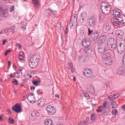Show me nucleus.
Masks as SVG:
<instances>
[{
    "label": "nucleus",
    "instance_id": "obj_1",
    "mask_svg": "<svg viewBox=\"0 0 125 125\" xmlns=\"http://www.w3.org/2000/svg\"><path fill=\"white\" fill-rule=\"evenodd\" d=\"M41 61V56L40 54L32 55L28 60L29 66L31 69H35L39 66V63Z\"/></svg>",
    "mask_w": 125,
    "mask_h": 125
},
{
    "label": "nucleus",
    "instance_id": "obj_2",
    "mask_svg": "<svg viewBox=\"0 0 125 125\" xmlns=\"http://www.w3.org/2000/svg\"><path fill=\"white\" fill-rule=\"evenodd\" d=\"M108 46L109 49H110V50H116V49H117V52L119 54H122V53H123L125 50V49L123 48V43L122 42H120L119 48H118V45L117 44V43L109 45Z\"/></svg>",
    "mask_w": 125,
    "mask_h": 125
},
{
    "label": "nucleus",
    "instance_id": "obj_3",
    "mask_svg": "<svg viewBox=\"0 0 125 125\" xmlns=\"http://www.w3.org/2000/svg\"><path fill=\"white\" fill-rule=\"evenodd\" d=\"M97 23V20L94 16L90 17L88 19V25L91 28H94Z\"/></svg>",
    "mask_w": 125,
    "mask_h": 125
},
{
    "label": "nucleus",
    "instance_id": "obj_4",
    "mask_svg": "<svg viewBox=\"0 0 125 125\" xmlns=\"http://www.w3.org/2000/svg\"><path fill=\"white\" fill-rule=\"evenodd\" d=\"M101 10L104 15L110 14V13L111 12V6L110 5H102Z\"/></svg>",
    "mask_w": 125,
    "mask_h": 125
},
{
    "label": "nucleus",
    "instance_id": "obj_5",
    "mask_svg": "<svg viewBox=\"0 0 125 125\" xmlns=\"http://www.w3.org/2000/svg\"><path fill=\"white\" fill-rule=\"evenodd\" d=\"M106 39L107 36L105 34L101 35L97 41L98 45H103V43L106 42Z\"/></svg>",
    "mask_w": 125,
    "mask_h": 125
},
{
    "label": "nucleus",
    "instance_id": "obj_6",
    "mask_svg": "<svg viewBox=\"0 0 125 125\" xmlns=\"http://www.w3.org/2000/svg\"><path fill=\"white\" fill-rule=\"evenodd\" d=\"M108 46L106 45L103 46V45H98V52L102 54L104 52H106L107 50H108Z\"/></svg>",
    "mask_w": 125,
    "mask_h": 125
},
{
    "label": "nucleus",
    "instance_id": "obj_7",
    "mask_svg": "<svg viewBox=\"0 0 125 125\" xmlns=\"http://www.w3.org/2000/svg\"><path fill=\"white\" fill-rule=\"evenodd\" d=\"M83 75L88 79L92 78L93 77V72L89 69H85L83 72Z\"/></svg>",
    "mask_w": 125,
    "mask_h": 125
},
{
    "label": "nucleus",
    "instance_id": "obj_8",
    "mask_svg": "<svg viewBox=\"0 0 125 125\" xmlns=\"http://www.w3.org/2000/svg\"><path fill=\"white\" fill-rule=\"evenodd\" d=\"M12 110H13L14 112H15L17 114L19 113H21V110H22V108H21V105H20V104L19 103L16 104L15 105L12 106Z\"/></svg>",
    "mask_w": 125,
    "mask_h": 125
},
{
    "label": "nucleus",
    "instance_id": "obj_9",
    "mask_svg": "<svg viewBox=\"0 0 125 125\" xmlns=\"http://www.w3.org/2000/svg\"><path fill=\"white\" fill-rule=\"evenodd\" d=\"M46 111L49 115H54L56 112V110L54 107L49 105L47 106Z\"/></svg>",
    "mask_w": 125,
    "mask_h": 125
},
{
    "label": "nucleus",
    "instance_id": "obj_10",
    "mask_svg": "<svg viewBox=\"0 0 125 125\" xmlns=\"http://www.w3.org/2000/svg\"><path fill=\"white\" fill-rule=\"evenodd\" d=\"M103 58L104 60L108 61L109 59L112 58V53L111 52H106L103 55Z\"/></svg>",
    "mask_w": 125,
    "mask_h": 125
},
{
    "label": "nucleus",
    "instance_id": "obj_11",
    "mask_svg": "<svg viewBox=\"0 0 125 125\" xmlns=\"http://www.w3.org/2000/svg\"><path fill=\"white\" fill-rule=\"evenodd\" d=\"M90 44H91L90 42L87 41L86 39H84L82 42V45L85 48L89 47V46H90Z\"/></svg>",
    "mask_w": 125,
    "mask_h": 125
},
{
    "label": "nucleus",
    "instance_id": "obj_12",
    "mask_svg": "<svg viewBox=\"0 0 125 125\" xmlns=\"http://www.w3.org/2000/svg\"><path fill=\"white\" fill-rule=\"evenodd\" d=\"M100 33L98 31H95L93 33L92 39L94 42L97 41V39L99 37Z\"/></svg>",
    "mask_w": 125,
    "mask_h": 125
},
{
    "label": "nucleus",
    "instance_id": "obj_13",
    "mask_svg": "<svg viewBox=\"0 0 125 125\" xmlns=\"http://www.w3.org/2000/svg\"><path fill=\"white\" fill-rule=\"evenodd\" d=\"M115 43H117V40L113 38H110L107 41V46Z\"/></svg>",
    "mask_w": 125,
    "mask_h": 125
},
{
    "label": "nucleus",
    "instance_id": "obj_14",
    "mask_svg": "<svg viewBox=\"0 0 125 125\" xmlns=\"http://www.w3.org/2000/svg\"><path fill=\"white\" fill-rule=\"evenodd\" d=\"M121 10L114 9L113 10V16L114 17H119L121 16Z\"/></svg>",
    "mask_w": 125,
    "mask_h": 125
},
{
    "label": "nucleus",
    "instance_id": "obj_15",
    "mask_svg": "<svg viewBox=\"0 0 125 125\" xmlns=\"http://www.w3.org/2000/svg\"><path fill=\"white\" fill-rule=\"evenodd\" d=\"M112 24L113 25V26H116L117 27H120V26H122V24H121L120 21H118L117 20V18H114V21L112 22Z\"/></svg>",
    "mask_w": 125,
    "mask_h": 125
},
{
    "label": "nucleus",
    "instance_id": "obj_16",
    "mask_svg": "<svg viewBox=\"0 0 125 125\" xmlns=\"http://www.w3.org/2000/svg\"><path fill=\"white\" fill-rule=\"evenodd\" d=\"M3 17H6V16H5V13L4 11H3L2 8H1V7L0 6V21L2 20Z\"/></svg>",
    "mask_w": 125,
    "mask_h": 125
},
{
    "label": "nucleus",
    "instance_id": "obj_17",
    "mask_svg": "<svg viewBox=\"0 0 125 125\" xmlns=\"http://www.w3.org/2000/svg\"><path fill=\"white\" fill-rule=\"evenodd\" d=\"M115 36L116 37H122L124 36V31L122 30H117L115 31Z\"/></svg>",
    "mask_w": 125,
    "mask_h": 125
},
{
    "label": "nucleus",
    "instance_id": "obj_18",
    "mask_svg": "<svg viewBox=\"0 0 125 125\" xmlns=\"http://www.w3.org/2000/svg\"><path fill=\"white\" fill-rule=\"evenodd\" d=\"M104 28L107 32H108V31H111V30H112V26L109 23H105V24L104 25Z\"/></svg>",
    "mask_w": 125,
    "mask_h": 125
},
{
    "label": "nucleus",
    "instance_id": "obj_19",
    "mask_svg": "<svg viewBox=\"0 0 125 125\" xmlns=\"http://www.w3.org/2000/svg\"><path fill=\"white\" fill-rule=\"evenodd\" d=\"M117 21L120 22V24H122V26H124V24H125V22L124 21V20L123 19V17H121L119 16L116 18Z\"/></svg>",
    "mask_w": 125,
    "mask_h": 125
},
{
    "label": "nucleus",
    "instance_id": "obj_20",
    "mask_svg": "<svg viewBox=\"0 0 125 125\" xmlns=\"http://www.w3.org/2000/svg\"><path fill=\"white\" fill-rule=\"evenodd\" d=\"M45 125H53V122L50 119H46L44 121Z\"/></svg>",
    "mask_w": 125,
    "mask_h": 125
},
{
    "label": "nucleus",
    "instance_id": "obj_21",
    "mask_svg": "<svg viewBox=\"0 0 125 125\" xmlns=\"http://www.w3.org/2000/svg\"><path fill=\"white\" fill-rule=\"evenodd\" d=\"M33 3H34V6L35 7H38L40 5V3H39V0H32Z\"/></svg>",
    "mask_w": 125,
    "mask_h": 125
},
{
    "label": "nucleus",
    "instance_id": "obj_22",
    "mask_svg": "<svg viewBox=\"0 0 125 125\" xmlns=\"http://www.w3.org/2000/svg\"><path fill=\"white\" fill-rule=\"evenodd\" d=\"M41 79H40L38 81L34 80V81H32V83L34 84V85H35L36 86H39V83H41Z\"/></svg>",
    "mask_w": 125,
    "mask_h": 125
},
{
    "label": "nucleus",
    "instance_id": "obj_23",
    "mask_svg": "<svg viewBox=\"0 0 125 125\" xmlns=\"http://www.w3.org/2000/svg\"><path fill=\"white\" fill-rule=\"evenodd\" d=\"M9 124H10L11 125H14V123H15V121H14V119L13 118H12L11 117L9 118L8 119Z\"/></svg>",
    "mask_w": 125,
    "mask_h": 125
},
{
    "label": "nucleus",
    "instance_id": "obj_24",
    "mask_svg": "<svg viewBox=\"0 0 125 125\" xmlns=\"http://www.w3.org/2000/svg\"><path fill=\"white\" fill-rule=\"evenodd\" d=\"M88 122H89V119L86 118L83 122H80V125H86L85 124H86V123H88Z\"/></svg>",
    "mask_w": 125,
    "mask_h": 125
},
{
    "label": "nucleus",
    "instance_id": "obj_25",
    "mask_svg": "<svg viewBox=\"0 0 125 125\" xmlns=\"http://www.w3.org/2000/svg\"><path fill=\"white\" fill-rule=\"evenodd\" d=\"M111 105H112V109H116V108H117V102H113L111 103Z\"/></svg>",
    "mask_w": 125,
    "mask_h": 125
},
{
    "label": "nucleus",
    "instance_id": "obj_26",
    "mask_svg": "<svg viewBox=\"0 0 125 125\" xmlns=\"http://www.w3.org/2000/svg\"><path fill=\"white\" fill-rule=\"evenodd\" d=\"M105 14H100L99 18L100 20H104L105 19Z\"/></svg>",
    "mask_w": 125,
    "mask_h": 125
},
{
    "label": "nucleus",
    "instance_id": "obj_27",
    "mask_svg": "<svg viewBox=\"0 0 125 125\" xmlns=\"http://www.w3.org/2000/svg\"><path fill=\"white\" fill-rule=\"evenodd\" d=\"M38 105L40 107H43L44 106V102L41 101L40 103L38 104Z\"/></svg>",
    "mask_w": 125,
    "mask_h": 125
},
{
    "label": "nucleus",
    "instance_id": "obj_28",
    "mask_svg": "<svg viewBox=\"0 0 125 125\" xmlns=\"http://www.w3.org/2000/svg\"><path fill=\"white\" fill-rule=\"evenodd\" d=\"M15 25H14L13 27H10V28H9V30H10V31H11V32H13V34L15 33Z\"/></svg>",
    "mask_w": 125,
    "mask_h": 125
},
{
    "label": "nucleus",
    "instance_id": "obj_29",
    "mask_svg": "<svg viewBox=\"0 0 125 125\" xmlns=\"http://www.w3.org/2000/svg\"><path fill=\"white\" fill-rule=\"evenodd\" d=\"M26 28H27V23H26L24 25L22 26L21 27V30H22V31L23 32H25V31H26Z\"/></svg>",
    "mask_w": 125,
    "mask_h": 125
},
{
    "label": "nucleus",
    "instance_id": "obj_30",
    "mask_svg": "<svg viewBox=\"0 0 125 125\" xmlns=\"http://www.w3.org/2000/svg\"><path fill=\"white\" fill-rule=\"evenodd\" d=\"M27 99H28V101H29V102H30V103H34L36 102L35 101L32 100V97H31V96L27 97Z\"/></svg>",
    "mask_w": 125,
    "mask_h": 125
},
{
    "label": "nucleus",
    "instance_id": "obj_31",
    "mask_svg": "<svg viewBox=\"0 0 125 125\" xmlns=\"http://www.w3.org/2000/svg\"><path fill=\"white\" fill-rule=\"evenodd\" d=\"M80 35L81 37H84V36H85V32H84L83 30H81Z\"/></svg>",
    "mask_w": 125,
    "mask_h": 125
},
{
    "label": "nucleus",
    "instance_id": "obj_32",
    "mask_svg": "<svg viewBox=\"0 0 125 125\" xmlns=\"http://www.w3.org/2000/svg\"><path fill=\"white\" fill-rule=\"evenodd\" d=\"M91 121H92V122L96 120V118H95V115L94 114L91 115Z\"/></svg>",
    "mask_w": 125,
    "mask_h": 125
},
{
    "label": "nucleus",
    "instance_id": "obj_33",
    "mask_svg": "<svg viewBox=\"0 0 125 125\" xmlns=\"http://www.w3.org/2000/svg\"><path fill=\"white\" fill-rule=\"evenodd\" d=\"M88 35L90 36V35H91L93 32V30H90V28H88Z\"/></svg>",
    "mask_w": 125,
    "mask_h": 125
},
{
    "label": "nucleus",
    "instance_id": "obj_34",
    "mask_svg": "<svg viewBox=\"0 0 125 125\" xmlns=\"http://www.w3.org/2000/svg\"><path fill=\"white\" fill-rule=\"evenodd\" d=\"M68 65L69 67H70V69H71L72 68H74V65H73V63L69 62V63H68Z\"/></svg>",
    "mask_w": 125,
    "mask_h": 125
},
{
    "label": "nucleus",
    "instance_id": "obj_35",
    "mask_svg": "<svg viewBox=\"0 0 125 125\" xmlns=\"http://www.w3.org/2000/svg\"><path fill=\"white\" fill-rule=\"evenodd\" d=\"M13 83H14V84H15L16 85H17V84H18V81H17V80L15 79L13 81H12Z\"/></svg>",
    "mask_w": 125,
    "mask_h": 125
},
{
    "label": "nucleus",
    "instance_id": "obj_36",
    "mask_svg": "<svg viewBox=\"0 0 125 125\" xmlns=\"http://www.w3.org/2000/svg\"><path fill=\"white\" fill-rule=\"evenodd\" d=\"M108 99L112 100V99H116V98L114 97L113 95H111L110 96H108Z\"/></svg>",
    "mask_w": 125,
    "mask_h": 125
},
{
    "label": "nucleus",
    "instance_id": "obj_37",
    "mask_svg": "<svg viewBox=\"0 0 125 125\" xmlns=\"http://www.w3.org/2000/svg\"><path fill=\"white\" fill-rule=\"evenodd\" d=\"M112 113L113 115H117V114H118V110L117 109H114L112 110Z\"/></svg>",
    "mask_w": 125,
    "mask_h": 125
},
{
    "label": "nucleus",
    "instance_id": "obj_38",
    "mask_svg": "<svg viewBox=\"0 0 125 125\" xmlns=\"http://www.w3.org/2000/svg\"><path fill=\"white\" fill-rule=\"evenodd\" d=\"M113 63V60L111 59L109 61H108V63H106L107 65H111Z\"/></svg>",
    "mask_w": 125,
    "mask_h": 125
},
{
    "label": "nucleus",
    "instance_id": "obj_39",
    "mask_svg": "<svg viewBox=\"0 0 125 125\" xmlns=\"http://www.w3.org/2000/svg\"><path fill=\"white\" fill-rule=\"evenodd\" d=\"M14 11V6H12L10 8V12H13Z\"/></svg>",
    "mask_w": 125,
    "mask_h": 125
},
{
    "label": "nucleus",
    "instance_id": "obj_40",
    "mask_svg": "<svg viewBox=\"0 0 125 125\" xmlns=\"http://www.w3.org/2000/svg\"><path fill=\"white\" fill-rule=\"evenodd\" d=\"M11 51L10 50H7L5 51V53L4 54V56H6V55H7L8 54V53H10Z\"/></svg>",
    "mask_w": 125,
    "mask_h": 125
},
{
    "label": "nucleus",
    "instance_id": "obj_41",
    "mask_svg": "<svg viewBox=\"0 0 125 125\" xmlns=\"http://www.w3.org/2000/svg\"><path fill=\"white\" fill-rule=\"evenodd\" d=\"M19 60H21V61H22L23 60V56L21 55V54H20V56L19 57Z\"/></svg>",
    "mask_w": 125,
    "mask_h": 125
},
{
    "label": "nucleus",
    "instance_id": "obj_42",
    "mask_svg": "<svg viewBox=\"0 0 125 125\" xmlns=\"http://www.w3.org/2000/svg\"><path fill=\"white\" fill-rule=\"evenodd\" d=\"M106 105H107V101H104L103 103L104 108H106Z\"/></svg>",
    "mask_w": 125,
    "mask_h": 125
},
{
    "label": "nucleus",
    "instance_id": "obj_43",
    "mask_svg": "<svg viewBox=\"0 0 125 125\" xmlns=\"http://www.w3.org/2000/svg\"><path fill=\"white\" fill-rule=\"evenodd\" d=\"M9 31V28H4V32L5 33H7Z\"/></svg>",
    "mask_w": 125,
    "mask_h": 125
},
{
    "label": "nucleus",
    "instance_id": "obj_44",
    "mask_svg": "<svg viewBox=\"0 0 125 125\" xmlns=\"http://www.w3.org/2000/svg\"><path fill=\"white\" fill-rule=\"evenodd\" d=\"M72 57H74L75 58L76 57V53L73 52L71 54Z\"/></svg>",
    "mask_w": 125,
    "mask_h": 125
},
{
    "label": "nucleus",
    "instance_id": "obj_45",
    "mask_svg": "<svg viewBox=\"0 0 125 125\" xmlns=\"http://www.w3.org/2000/svg\"><path fill=\"white\" fill-rule=\"evenodd\" d=\"M7 42V41H6V40H4L3 41V42H2V44H3V45H4L5 44V42Z\"/></svg>",
    "mask_w": 125,
    "mask_h": 125
},
{
    "label": "nucleus",
    "instance_id": "obj_46",
    "mask_svg": "<svg viewBox=\"0 0 125 125\" xmlns=\"http://www.w3.org/2000/svg\"><path fill=\"white\" fill-rule=\"evenodd\" d=\"M3 121V117L1 115H0V121L2 122Z\"/></svg>",
    "mask_w": 125,
    "mask_h": 125
},
{
    "label": "nucleus",
    "instance_id": "obj_47",
    "mask_svg": "<svg viewBox=\"0 0 125 125\" xmlns=\"http://www.w3.org/2000/svg\"><path fill=\"white\" fill-rule=\"evenodd\" d=\"M70 69L72 73H75V69H74V67H72V68Z\"/></svg>",
    "mask_w": 125,
    "mask_h": 125
},
{
    "label": "nucleus",
    "instance_id": "obj_48",
    "mask_svg": "<svg viewBox=\"0 0 125 125\" xmlns=\"http://www.w3.org/2000/svg\"><path fill=\"white\" fill-rule=\"evenodd\" d=\"M48 10H50L51 13H52V14H54V11L50 9V8L48 9Z\"/></svg>",
    "mask_w": 125,
    "mask_h": 125
},
{
    "label": "nucleus",
    "instance_id": "obj_49",
    "mask_svg": "<svg viewBox=\"0 0 125 125\" xmlns=\"http://www.w3.org/2000/svg\"><path fill=\"white\" fill-rule=\"evenodd\" d=\"M8 67H10V65H11V62H10V61H8Z\"/></svg>",
    "mask_w": 125,
    "mask_h": 125
},
{
    "label": "nucleus",
    "instance_id": "obj_50",
    "mask_svg": "<svg viewBox=\"0 0 125 125\" xmlns=\"http://www.w3.org/2000/svg\"><path fill=\"white\" fill-rule=\"evenodd\" d=\"M16 45H17V46H18V47H19V48H21V45H20V44L18 43V44H17Z\"/></svg>",
    "mask_w": 125,
    "mask_h": 125
},
{
    "label": "nucleus",
    "instance_id": "obj_51",
    "mask_svg": "<svg viewBox=\"0 0 125 125\" xmlns=\"http://www.w3.org/2000/svg\"><path fill=\"white\" fill-rule=\"evenodd\" d=\"M65 33V34H68V27H66Z\"/></svg>",
    "mask_w": 125,
    "mask_h": 125
},
{
    "label": "nucleus",
    "instance_id": "obj_52",
    "mask_svg": "<svg viewBox=\"0 0 125 125\" xmlns=\"http://www.w3.org/2000/svg\"><path fill=\"white\" fill-rule=\"evenodd\" d=\"M97 113H101L102 112V109H100L97 110Z\"/></svg>",
    "mask_w": 125,
    "mask_h": 125
},
{
    "label": "nucleus",
    "instance_id": "obj_53",
    "mask_svg": "<svg viewBox=\"0 0 125 125\" xmlns=\"http://www.w3.org/2000/svg\"><path fill=\"white\" fill-rule=\"evenodd\" d=\"M123 111H125V104L123 105L122 107Z\"/></svg>",
    "mask_w": 125,
    "mask_h": 125
},
{
    "label": "nucleus",
    "instance_id": "obj_54",
    "mask_svg": "<svg viewBox=\"0 0 125 125\" xmlns=\"http://www.w3.org/2000/svg\"><path fill=\"white\" fill-rule=\"evenodd\" d=\"M113 97H115V96H117V98H118V97H119V94H114V95H112Z\"/></svg>",
    "mask_w": 125,
    "mask_h": 125
},
{
    "label": "nucleus",
    "instance_id": "obj_55",
    "mask_svg": "<svg viewBox=\"0 0 125 125\" xmlns=\"http://www.w3.org/2000/svg\"><path fill=\"white\" fill-rule=\"evenodd\" d=\"M13 67L14 68H15L16 69H17V67H16V64H15V63H13Z\"/></svg>",
    "mask_w": 125,
    "mask_h": 125
},
{
    "label": "nucleus",
    "instance_id": "obj_56",
    "mask_svg": "<svg viewBox=\"0 0 125 125\" xmlns=\"http://www.w3.org/2000/svg\"><path fill=\"white\" fill-rule=\"evenodd\" d=\"M7 112L11 115V111H10V109H7Z\"/></svg>",
    "mask_w": 125,
    "mask_h": 125
},
{
    "label": "nucleus",
    "instance_id": "obj_57",
    "mask_svg": "<svg viewBox=\"0 0 125 125\" xmlns=\"http://www.w3.org/2000/svg\"><path fill=\"white\" fill-rule=\"evenodd\" d=\"M37 93L38 94H39V95L42 94V92H40V91L38 90Z\"/></svg>",
    "mask_w": 125,
    "mask_h": 125
},
{
    "label": "nucleus",
    "instance_id": "obj_58",
    "mask_svg": "<svg viewBox=\"0 0 125 125\" xmlns=\"http://www.w3.org/2000/svg\"><path fill=\"white\" fill-rule=\"evenodd\" d=\"M20 54H21V55H22V56H23V55H24V52L22 51L21 52Z\"/></svg>",
    "mask_w": 125,
    "mask_h": 125
},
{
    "label": "nucleus",
    "instance_id": "obj_59",
    "mask_svg": "<svg viewBox=\"0 0 125 125\" xmlns=\"http://www.w3.org/2000/svg\"><path fill=\"white\" fill-rule=\"evenodd\" d=\"M123 63L124 64V65H125V59L124 58V59L123 60Z\"/></svg>",
    "mask_w": 125,
    "mask_h": 125
},
{
    "label": "nucleus",
    "instance_id": "obj_60",
    "mask_svg": "<svg viewBox=\"0 0 125 125\" xmlns=\"http://www.w3.org/2000/svg\"><path fill=\"white\" fill-rule=\"evenodd\" d=\"M34 95H35V94L33 93H30V95L29 96H34Z\"/></svg>",
    "mask_w": 125,
    "mask_h": 125
},
{
    "label": "nucleus",
    "instance_id": "obj_61",
    "mask_svg": "<svg viewBox=\"0 0 125 125\" xmlns=\"http://www.w3.org/2000/svg\"><path fill=\"white\" fill-rule=\"evenodd\" d=\"M55 96L56 98H59V95L58 94H56Z\"/></svg>",
    "mask_w": 125,
    "mask_h": 125
},
{
    "label": "nucleus",
    "instance_id": "obj_62",
    "mask_svg": "<svg viewBox=\"0 0 125 125\" xmlns=\"http://www.w3.org/2000/svg\"><path fill=\"white\" fill-rule=\"evenodd\" d=\"M10 78H14V75H13V74H11L10 75Z\"/></svg>",
    "mask_w": 125,
    "mask_h": 125
},
{
    "label": "nucleus",
    "instance_id": "obj_63",
    "mask_svg": "<svg viewBox=\"0 0 125 125\" xmlns=\"http://www.w3.org/2000/svg\"><path fill=\"white\" fill-rule=\"evenodd\" d=\"M84 96H85V97H88L89 95H88V94L86 93V94H85Z\"/></svg>",
    "mask_w": 125,
    "mask_h": 125
},
{
    "label": "nucleus",
    "instance_id": "obj_64",
    "mask_svg": "<svg viewBox=\"0 0 125 125\" xmlns=\"http://www.w3.org/2000/svg\"><path fill=\"white\" fill-rule=\"evenodd\" d=\"M57 24H60V27H61V22L60 21H58Z\"/></svg>",
    "mask_w": 125,
    "mask_h": 125
}]
</instances>
